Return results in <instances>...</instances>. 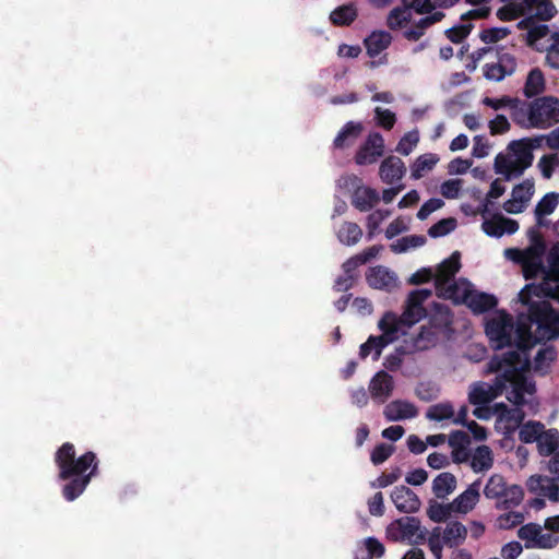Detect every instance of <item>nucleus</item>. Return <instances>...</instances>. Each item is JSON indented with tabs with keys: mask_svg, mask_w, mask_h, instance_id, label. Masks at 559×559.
I'll list each match as a JSON object with an SVG mask.
<instances>
[{
	"mask_svg": "<svg viewBox=\"0 0 559 559\" xmlns=\"http://www.w3.org/2000/svg\"><path fill=\"white\" fill-rule=\"evenodd\" d=\"M58 479L68 480L62 487L63 498L71 502L79 498L98 475L99 461L93 451H86L76 457L73 443L64 442L55 453Z\"/></svg>",
	"mask_w": 559,
	"mask_h": 559,
	"instance_id": "nucleus-1",
	"label": "nucleus"
},
{
	"mask_svg": "<svg viewBox=\"0 0 559 559\" xmlns=\"http://www.w3.org/2000/svg\"><path fill=\"white\" fill-rule=\"evenodd\" d=\"M559 337V312L549 301L530 305L528 313H520L516 321L515 346L528 352L536 343Z\"/></svg>",
	"mask_w": 559,
	"mask_h": 559,
	"instance_id": "nucleus-2",
	"label": "nucleus"
},
{
	"mask_svg": "<svg viewBox=\"0 0 559 559\" xmlns=\"http://www.w3.org/2000/svg\"><path fill=\"white\" fill-rule=\"evenodd\" d=\"M532 362L527 352L511 349L507 353L493 355L487 364V372L499 373L504 390L508 385H514L523 394H534L536 385L534 381L525 377V372L530 371Z\"/></svg>",
	"mask_w": 559,
	"mask_h": 559,
	"instance_id": "nucleus-3",
	"label": "nucleus"
},
{
	"mask_svg": "<svg viewBox=\"0 0 559 559\" xmlns=\"http://www.w3.org/2000/svg\"><path fill=\"white\" fill-rule=\"evenodd\" d=\"M542 141V138H523L511 141L508 145L510 155L499 153L495 157V173L502 175L508 181L512 177L522 176L532 166L534 160L533 150L539 147Z\"/></svg>",
	"mask_w": 559,
	"mask_h": 559,
	"instance_id": "nucleus-4",
	"label": "nucleus"
},
{
	"mask_svg": "<svg viewBox=\"0 0 559 559\" xmlns=\"http://www.w3.org/2000/svg\"><path fill=\"white\" fill-rule=\"evenodd\" d=\"M427 533V530L421 526L419 519L415 516H403L394 520L385 531L388 539L405 542L409 545L424 544Z\"/></svg>",
	"mask_w": 559,
	"mask_h": 559,
	"instance_id": "nucleus-5",
	"label": "nucleus"
},
{
	"mask_svg": "<svg viewBox=\"0 0 559 559\" xmlns=\"http://www.w3.org/2000/svg\"><path fill=\"white\" fill-rule=\"evenodd\" d=\"M513 318L506 311H499L487 320L485 333L495 349H502L512 345V334L515 333Z\"/></svg>",
	"mask_w": 559,
	"mask_h": 559,
	"instance_id": "nucleus-6",
	"label": "nucleus"
},
{
	"mask_svg": "<svg viewBox=\"0 0 559 559\" xmlns=\"http://www.w3.org/2000/svg\"><path fill=\"white\" fill-rule=\"evenodd\" d=\"M448 296L454 300L465 304L474 313L480 314L493 309L498 299L490 294L476 292L465 287L462 292L457 284L453 283L448 288Z\"/></svg>",
	"mask_w": 559,
	"mask_h": 559,
	"instance_id": "nucleus-7",
	"label": "nucleus"
},
{
	"mask_svg": "<svg viewBox=\"0 0 559 559\" xmlns=\"http://www.w3.org/2000/svg\"><path fill=\"white\" fill-rule=\"evenodd\" d=\"M533 296L549 297L559 302V271L552 269L538 285L527 284L519 293V300L530 308V305L534 302L532 301Z\"/></svg>",
	"mask_w": 559,
	"mask_h": 559,
	"instance_id": "nucleus-8",
	"label": "nucleus"
},
{
	"mask_svg": "<svg viewBox=\"0 0 559 559\" xmlns=\"http://www.w3.org/2000/svg\"><path fill=\"white\" fill-rule=\"evenodd\" d=\"M432 295L430 289L412 290L407 297L401 321L405 326H412L426 317L427 311L424 302Z\"/></svg>",
	"mask_w": 559,
	"mask_h": 559,
	"instance_id": "nucleus-9",
	"label": "nucleus"
},
{
	"mask_svg": "<svg viewBox=\"0 0 559 559\" xmlns=\"http://www.w3.org/2000/svg\"><path fill=\"white\" fill-rule=\"evenodd\" d=\"M504 391V383L498 373L492 384L486 382H476L472 385L468 393V402L472 405L483 406L489 404Z\"/></svg>",
	"mask_w": 559,
	"mask_h": 559,
	"instance_id": "nucleus-10",
	"label": "nucleus"
},
{
	"mask_svg": "<svg viewBox=\"0 0 559 559\" xmlns=\"http://www.w3.org/2000/svg\"><path fill=\"white\" fill-rule=\"evenodd\" d=\"M559 117V100L555 97H542L528 107V119L532 124L557 120Z\"/></svg>",
	"mask_w": 559,
	"mask_h": 559,
	"instance_id": "nucleus-11",
	"label": "nucleus"
},
{
	"mask_svg": "<svg viewBox=\"0 0 559 559\" xmlns=\"http://www.w3.org/2000/svg\"><path fill=\"white\" fill-rule=\"evenodd\" d=\"M384 153V140L379 132L370 133L355 155L358 165L373 164Z\"/></svg>",
	"mask_w": 559,
	"mask_h": 559,
	"instance_id": "nucleus-12",
	"label": "nucleus"
},
{
	"mask_svg": "<svg viewBox=\"0 0 559 559\" xmlns=\"http://www.w3.org/2000/svg\"><path fill=\"white\" fill-rule=\"evenodd\" d=\"M545 475H533L528 478L526 486L530 492L539 497L548 498L551 501H559V480Z\"/></svg>",
	"mask_w": 559,
	"mask_h": 559,
	"instance_id": "nucleus-13",
	"label": "nucleus"
},
{
	"mask_svg": "<svg viewBox=\"0 0 559 559\" xmlns=\"http://www.w3.org/2000/svg\"><path fill=\"white\" fill-rule=\"evenodd\" d=\"M460 269L461 253L459 251H454L448 259L443 260L437 269V273L435 275L436 289H448L451 285L450 282L453 281Z\"/></svg>",
	"mask_w": 559,
	"mask_h": 559,
	"instance_id": "nucleus-14",
	"label": "nucleus"
},
{
	"mask_svg": "<svg viewBox=\"0 0 559 559\" xmlns=\"http://www.w3.org/2000/svg\"><path fill=\"white\" fill-rule=\"evenodd\" d=\"M366 281L376 289L391 292L397 287L396 274L383 265L370 267L366 274Z\"/></svg>",
	"mask_w": 559,
	"mask_h": 559,
	"instance_id": "nucleus-15",
	"label": "nucleus"
},
{
	"mask_svg": "<svg viewBox=\"0 0 559 559\" xmlns=\"http://www.w3.org/2000/svg\"><path fill=\"white\" fill-rule=\"evenodd\" d=\"M391 499L396 509L403 513H415L421 506L418 496L404 485L394 488L391 493Z\"/></svg>",
	"mask_w": 559,
	"mask_h": 559,
	"instance_id": "nucleus-16",
	"label": "nucleus"
},
{
	"mask_svg": "<svg viewBox=\"0 0 559 559\" xmlns=\"http://www.w3.org/2000/svg\"><path fill=\"white\" fill-rule=\"evenodd\" d=\"M393 390V377L384 370L378 371L370 380V395L379 403H384L392 395Z\"/></svg>",
	"mask_w": 559,
	"mask_h": 559,
	"instance_id": "nucleus-17",
	"label": "nucleus"
},
{
	"mask_svg": "<svg viewBox=\"0 0 559 559\" xmlns=\"http://www.w3.org/2000/svg\"><path fill=\"white\" fill-rule=\"evenodd\" d=\"M483 230L491 237H501L504 234L512 235L518 231L519 223L512 218L504 217L497 213L491 218L483 222Z\"/></svg>",
	"mask_w": 559,
	"mask_h": 559,
	"instance_id": "nucleus-18",
	"label": "nucleus"
},
{
	"mask_svg": "<svg viewBox=\"0 0 559 559\" xmlns=\"http://www.w3.org/2000/svg\"><path fill=\"white\" fill-rule=\"evenodd\" d=\"M406 173L404 162L397 156L384 158L379 168V176L386 185H394L400 181Z\"/></svg>",
	"mask_w": 559,
	"mask_h": 559,
	"instance_id": "nucleus-19",
	"label": "nucleus"
},
{
	"mask_svg": "<svg viewBox=\"0 0 559 559\" xmlns=\"http://www.w3.org/2000/svg\"><path fill=\"white\" fill-rule=\"evenodd\" d=\"M516 253L525 259L521 265L523 269V275L526 280L535 278L540 273H545L547 275L543 264V255L545 253H540L536 248H526L524 249V252ZM550 271H548V273Z\"/></svg>",
	"mask_w": 559,
	"mask_h": 559,
	"instance_id": "nucleus-20",
	"label": "nucleus"
},
{
	"mask_svg": "<svg viewBox=\"0 0 559 559\" xmlns=\"http://www.w3.org/2000/svg\"><path fill=\"white\" fill-rule=\"evenodd\" d=\"M383 414L388 420L397 421L416 417L418 411L414 404L396 400L385 406Z\"/></svg>",
	"mask_w": 559,
	"mask_h": 559,
	"instance_id": "nucleus-21",
	"label": "nucleus"
},
{
	"mask_svg": "<svg viewBox=\"0 0 559 559\" xmlns=\"http://www.w3.org/2000/svg\"><path fill=\"white\" fill-rule=\"evenodd\" d=\"M480 480L471 484L465 491L459 495L451 503L454 512L467 513L479 500Z\"/></svg>",
	"mask_w": 559,
	"mask_h": 559,
	"instance_id": "nucleus-22",
	"label": "nucleus"
},
{
	"mask_svg": "<svg viewBox=\"0 0 559 559\" xmlns=\"http://www.w3.org/2000/svg\"><path fill=\"white\" fill-rule=\"evenodd\" d=\"M380 201L376 189L364 187L352 194V205L360 212H368Z\"/></svg>",
	"mask_w": 559,
	"mask_h": 559,
	"instance_id": "nucleus-23",
	"label": "nucleus"
},
{
	"mask_svg": "<svg viewBox=\"0 0 559 559\" xmlns=\"http://www.w3.org/2000/svg\"><path fill=\"white\" fill-rule=\"evenodd\" d=\"M392 43V36L386 31H373L365 40L369 57L374 58L385 50Z\"/></svg>",
	"mask_w": 559,
	"mask_h": 559,
	"instance_id": "nucleus-24",
	"label": "nucleus"
},
{
	"mask_svg": "<svg viewBox=\"0 0 559 559\" xmlns=\"http://www.w3.org/2000/svg\"><path fill=\"white\" fill-rule=\"evenodd\" d=\"M536 443L539 454L551 459L559 451V431L555 428L544 429Z\"/></svg>",
	"mask_w": 559,
	"mask_h": 559,
	"instance_id": "nucleus-25",
	"label": "nucleus"
},
{
	"mask_svg": "<svg viewBox=\"0 0 559 559\" xmlns=\"http://www.w3.org/2000/svg\"><path fill=\"white\" fill-rule=\"evenodd\" d=\"M471 457V467L475 473L486 472L493 465V454L488 445H478Z\"/></svg>",
	"mask_w": 559,
	"mask_h": 559,
	"instance_id": "nucleus-26",
	"label": "nucleus"
},
{
	"mask_svg": "<svg viewBox=\"0 0 559 559\" xmlns=\"http://www.w3.org/2000/svg\"><path fill=\"white\" fill-rule=\"evenodd\" d=\"M524 498L523 488L519 485L507 486L503 495L496 502L498 510H511L521 504Z\"/></svg>",
	"mask_w": 559,
	"mask_h": 559,
	"instance_id": "nucleus-27",
	"label": "nucleus"
},
{
	"mask_svg": "<svg viewBox=\"0 0 559 559\" xmlns=\"http://www.w3.org/2000/svg\"><path fill=\"white\" fill-rule=\"evenodd\" d=\"M558 203L559 193L557 192H549L539 200L534 211L537 219V225L539 227L547 226L546 222L544 221V216L550 215L556 210Z\"/></svg>",
	"mask_w": 559,
	"mask_h": 559,
	"instance_id": "nucleus-28",
	"label": "nucleus"
},
{
	"mask_svg": "<svg viewBox=\"0 0 559 559\" xmlns=\"http://www.w3.org/2000/svg\"><path fill=\"white\" fill-rule=\"evenodd\" d=\"M361 131L362 124L360 122L348 121L334 139V146L336 148L349 146L350 143L360 135Z\"/></svg>",
	"mask_w": 559,
	"mask_h": 559,
	"instance_id": "nucleus-29",
	"label": "nucleus"
},
{
	"mask_svg": "<svg viewBox=\"0 0 559 559\" xmlns=\"http://www.w3.org/2000/svg\"><path fill=\"white\" fill-rule=\"evenodd\" d=\"M466 535V527L461 522L453 521L447 524L442 540L449 547H456L465 540Z\"/></svg>",
	"mask_w": 559,
	"mask_h": 559,
	"instance_id": "nucleus-30",
	"label": "nucleus"
},
{
	"mask_svg": "<svg viewBox=\"0 0 559 559\" xmlns=\"http://www.w3.org/2000/svg\"><path fill=\"white\" fill-rule=\"evenodd\" d=\"M556 358L557 352L554 346L542 347L534 358V372L540 376L547 374L550 370L551 362L555 361Z\"/></svg>",
	"mask_w": 559,
	"mask_h": 559,
	"instance_id": "nucleus-31",
	"label": "nucleus"
},
{
	"mask_svg": "<svg viewBox=\"0 0 559 559\" xmlns=\"http://www.w3.org/2000/svg\"><path fill=\"white\" fill-rule=\"evenodd\" d=\"M456 488V478L452 473L444 472L439 474L432 483V491L437 498L443 499L452 493Z\"/></svg>",
	"mask_w": 559,
	"mask_h": 559,
	"instance_id": "nucleus-32",
	"label": "nucleus"
},
{
	"mask_svg": "<svg viewBox=\"0 0 559 559\" xmlns=\"http://www.w3.org/2000/svg\"><path fill=\"white\" fill-rule=\"evenodd\" d=\"M400 325H404L401 321V316L396 317L392 312H386L378 323L379 329L382 331V336L390 340V344L397 338Z\"/></svg>",
	"mask_w": 559,
	"mask_h": 559,
	"instance_id": "nucleus-33",
	"label": "nucleus"
},
{
	"mask_svg": "<svg viewBox=\"0 0 559 559\" xmlns=\"http://www.w3.org/2000/svg\"><path fill=\"white\" fill-rule=\"evenodd\" d=\"M357 15L356 7L349 3L334 9L330 14V20L336 26H348L356 20Z\"/></svg>",
	"mask_w": 559,
	"mask_h": 559,
	"instance_id": "nucleus-34",
	"label": "nucleus"
},
{
	"mask_svg": "<svg viewBox=\"0 0 559 559\" xmlns=\"http://www.w3.org/2000/svg\"><path fill=\"white\" fill-rule=\"evenodd\" d=\"M390 344V340H385L382 335H370L368 340L361 344L359 356L365 359L371 352H373V360H378L381 356L382 349Z\"/></svg>",
	"mask_w": 559,
	"mask_h": 559,
	"instance_id": "nucleus-35",
	"label": "nucleus"
},
{
	"mask_svg": "<svg viewBox=\"0 0 559 559\" xmlns=\"http://www.w3.org/2000/svg\"><path fill=\"white\" fill-rule=\"evenodd\" d=\"M362 237V229L357 223L344 222L337 231L340 242L346 246L356 245Z\"/></svg>",
	"mask_w": 559,
	"mask_h": 559,
	"instance_id": "nucleus-36",
	"label": "nucleus"
},
{
	"mask_svg": "<svg viewBox=\"0 0 559 559\" xmlns=\"http://www.w3.org/2000/svg\"><path fill=\"white\" fill-rule=\"evenodd\" d=\"M545 90V78L543 72L538 68H534L528 72L525 86L524 94L526 97L531 98L539 95Z\"/></svg>",
	"mask_w": 559,
	"mask_h": 559,
	"instance_id": "nucleus-37",
	"label": "nucleus"
},
{
	"mask_svg": "<svg viewBox=\"0 0 559 559\" xmlns=\"http://www.w3.org/2000/svg\"><path fill=\"white\" fill-rule=\"evenodd\" d=\"M439 162V157L433 153H427L418 156L411 167V176L414 179H420L424 173L431 170Z\"/></svg>",
	"mask_w": 559,
	"mask_h": 559,
	"instance_id": "nucleus-38",
	"label": "nucleus"
},
{
	"mask_svg": "<svg viewBox=\"0 0 559 559\" xmlns=\"http://www.w3.org/2000/svg\"><path fill=\"white\" fill-rule=\"evenodd\" d=\"M412 12L406 4L395 7L392 9L386 19V25L392 31L402 28L405 24L411 22Z\"/></svg>",
	"mask_w": 559,
	"mask_h": 559,
	"instance_id": "nucleus-39",
	"label": "nucleus"
},
{
	"mask_svg": "<svg viewBox=\"0 0 559 559\" xmlns=\"http://www.w3.org/2000/svg\"><path fill=\"white\" fill-rule=\"evenodd\" d=\"M545 426L539 421H527L520 427L519 439L524 443L537 442Z\"/></svg>",
	"mask_w": 559,
	"mask_h": 559,
	"instance_id": "nucleus-40",
	"label": "nucleus"
},
{
	"mask_svg": "<svg viewBox=\"0 0 559 559\" xmlns=\"http://www.w3.org/2000/svg\"><path fill=\"white\" fill-rule=\"evenodd\" d=\"M426 417L435 421L451 419L454 417V408L449 402L433 404L427 409Z\"/></svg>",
	"mask_w": 559,
	"mask_h": 559,
	"instance_id": "nucleus-41",
	"label": "nucleus"
},
{
	"mask_svg": "<svg viewBox=\"0 0 559 559\" xmlns=\"http://www.w3.org/2000/svg\"><path fill=\"white\" fill-rule=\"evenodd\" d=\"M438 336L432 328L421 326L419 333L414 338V346L418 350H426L437 343Z\"/></svg>",
	"mask_w": 559,
	"mask_h": 559,
	"instance_id": "nucleus-42",
	"label": "nucleus"
},
{
	"mask_svg": "<svg viewBox=\"0 0 559 559\" xmlns=\"http://www.w3.org/2000/svg\"><path fill=\"white\" fill-rule=\"evenodd\" d=\"M507 486L504 478L501 475L495 474L488 479L484 493L488 499H497L498 501Z\"/></svg>",
	"mask_w": 559,
	"mask_h": 559,
	"instance_id": "nucleus-43",
	"label": "nucleus"
},
{
	"mask_svg": "<svg viewBox=\"0 0 559 559\" xmlns=\"http://www.w3.org/2000/svg\"><path fill=\"white\" fill-rule=\"evenodd\" d=\"M454 511L452 503L441 504L438 502H431L428 510V518L436 523L445 522L451 513Z\"/></svg>",
	"mask_w": 559,
	"mask_h": 559,
	"instance_id": "nucleus-44",
	"label": "nucleus"
},
{
	"mask_svg": "<svg viewBox=\"0 0 559 559\" xmlns=\"http://www.w3.org/2000/svg\"><path fill=\"white\" fill-rule=\"evenodd\" d=\"M435 314L430 317L431 328L443 329L452 323L451 313L447 306L435 304Z\"/></svg>",
	"mask_w": 559,
	"mask_h": 559,
	"instance_id": "nucleus-45",
	"label": "nucleus"
},
{
	"mask_svg": "<svg viewBox=\"0 0 559 559\" xmlns=\"http://www.w3.org/2000/svg\"><path fill=\"white\" fill-rule=\"evenodd\" d=\"M524 521V515L521 512L509 511L500 514L496 520V525L500 530H511Z\"/></svg>",
	"mask_w": 559,
	"mask_h": 559,
	"instance_id": "nucleus-46",
	"label": "nucleus"
},
{
	"mask_svg": "<svg viewBox=\"0 0 559 559\" xmlns=\"http://www.w3.org/2000/svg\"><path fill=\"white\" fill-rule=\"evenodd\" d=\"M456 227V219L453 217L442 218L428 229V235L438 238L450 234Z\"/></svg>",
	"mask_w": 559,
	"mask_h": 559,
	"instance_id": "nucleus-47",
	"label": "nucleus"
},
{
	"mask_svg": "<svg viewBox=\"0 0 559 559\" xmlns=\"http://www.w3.org/2000/svg\"><path fill=\"white\" fill-rule=\"evenodd\" d=\"M391 215L389 210H376L367 217L368 239H372L380 224Z\"/></svg>",
	"mask_w": 559,
	"mask_h": 559,
	"instance_id": "nucleus-48",
	"label": "nucleus"
},
{
	"mask_svg": "<svg viewBox=\"0 0 559 559\" xmlns=\"http://www.w3.org/2000/svg\"><path fill=\"white\" fill-rule=\"evenodd\" d=\"M473 28L472 23L455 25L445 31V36L453 44H460L468 37Z\"/></svg>",
	"mask_w": 559,
	"mask_h": 559,
	"instance_id": "nucleus-49",
	"label": "nucleus"
},
{
	"mask_svg": "<svg viewBox=\"0 0 559 559\" xmlns=\"http://www.w3.org/2000/svg\"><path fill=\"white\" fill-rule=\"evenodd\" d=\"M534 193L533 181L526 179L523 182L515 185L512 190V197L523 203L524 205L531 200Z\"/></svg>",
	"mask_w": 559,
	"mask_h": 559,
	"instance_id": "nucleus-50",
	"label": "nucleus"
},
{
	"mask_svg": "<svg viewBox=\"0 0 559 559\" xmlns=\"http://www.w3.org/2000/svg\"><path fill=\"white\" fill-rule=\"evenodd\" d=\"M418 141L419 136L416 131L407 132L399 141L395 151L404 156H407L412 153Z\"/></svg>",
	"mask_w": 559,
	"mask_h": 559,
	"instance_id": "nucleus-51",
	"label": "nucleus"
},
{
	"mask_svg": "<svg viewBox=\"0 0 559 559\" xmlns=\"http://www.w3.org/2000/svg\"><path fill=\"white\" fill-rule=\"evenodd\" d=\"M497 407L502 409L501 416L512 424L513 428L519 427L525 417V413L521 407L509 408L504 404H497Z\"/></svg>",
	"mask_w": 559,
	"mask_h": 559,
	"instance_id": "nucleus-52",
	"label": "nucleus"
},
{
	"mask_svg": "<svg viewBox=\"0 0 559 559\" xmlns=\"http://www.w3.org/2000/svg\"><path fill=\"white\" fill-rule=\"evenodd\" d=\"M407 352L404 347H396L393 353L389 354L383 361V366L389 371H397L404 360L405 355Z\"/></svg>",
	"mask_w": 559,
	"mask_h": 559,
	"instance_id": "nucleus-53",
	"label": "nucleus"
},
{
	"mask_svg": "<svg viewBox=\"0 0 559 559\" xmlns=\"http://www.w3.org/2000/svg\"><path fill=\"white\" fill-rule=\"evenodd\" d=\"M510 34L507 27H491L485 28L480 32L479 38L485 44H495Z\"/></svg>",
	"mask_w": 559,
	"mask_h": 559,
	"instance_id": "nucleus-54",
	"label": "nucleus"
},
{
	"mask_svg": "<svg viewBox=\"0 0 559 559\" xmlns=\"http://www.w3.org/2000/svg\"><path fill=\"white\" fill-rule=\"evenodd\" d=\"M540 528V525L536 523H527L519 528L518 536L520 539L525 540V544H536Z\"/></svg>",
	"mask_w": 559,
	"mask_h": 559,
	"instance_id": "nucleus-55",
	"label": "nucleus"
},
{
	"mask_svg": "<svg viewBox=\"0 0 559 559\" xmlns=\"http://www.w3.org/2000/svg\"><path fill=\"white\" fill-rule=\"evenodd\" d=\"M394 452V447L386 443L376 445L371 452L370 460L374 465L385 462Z\"/></svg>",
	"mask_w": 559,
	"mask_h": 559,
	"instance_id": "nucleus-56",
	"label": "nucleus"
},
{
	"mask_svg": "<svg viewBox=\"0 0 559 559\" xmlns=\"http://www.w3.org/2000/svg\"><path fill=\"white\" fill-rule=\"evenodd\" d=\"M377 123L384 128L385 130H391L396 121L395 114L390 109H382L381 107H377L374 109Z\"/></svg>",
	"mask_w": 559,
	"mask_h": 559,
	"instance_id": "nucleus-57",
	"label": "nucleus"
},
{
	"mask_svg": "<svg viewBox=\"0 0 559 559\" xmlns=\"http://www.w3.org/2000/svg\"><path fill=\"white\" fill-rule=\"evenodd\" d=\"M402 472L400 467H395L390 473H382L373 483L372 487L385 488L400 479Z\"/></svg>",
	"mask_w": 559,
	"mask_h": 559,
	"instance_id": "nucleus-58",
	"label": "nucleus"
},
{
	"mask_svg": "<svg viewBox=\"0 0 559 559\" xmlns=\"http://www.w3.org/2000/svg\"><path fill=\"white\" fill-rule=\"evenodd\" d=\"M559 542V538L550 533H543L540 531L536 544H525L526 548H543L550 549L554 548Z\"/></svg>",
	"mask_w": 559,
	"mask_h": 559,
	"instance_id": "nucleus-59",
	"label": "nucleus"
},
{
	"mask_svg": "<svg viewBox=\"0 0 559 559\" xmlns=\"http://www.w3.org/2000/svg\"><path fill=\"white\" fill-rule=\"evenodd\" d=\"M444 205V202L438 198H431L426 201L417 212V217L420 221L426 219L432 212L441 209Z\"/></svg>",
	"mask_w": 559,
	"mask_h": 559,
	"instance_id": "nucleus-60",
	"label": "nucleus"
},
{
	"mask_svg": "<svg viewBox=\"0 0 559 559\" xmlns=\"http://www.w3.org/2000/svg\"><path fill=\"white\" fill-rule=\"evenodd\" d=\"M484 76L489 81L500 82L506 76H508L507 72L503 71L502 67L499 62L496 63H487L484 67Z\"/></svg>",
	"mask_w": 559,
	"mask_h": 559,
	"instance_id": "nucleus-61",
	"label": "nucleus"
},
{
	"mask_svg": "<svg viewBox=\"0 0 559 559\" xmlns=\"http://www.w3.org/2000/svg\"><path fill=\"white\" fill-rule=\"evenodd\" d=\"M366 549L368 551L366 559L380 558L384 555V546L374 537H368L365 540Z\"/></svg>",
	"mask_w": 559,
	"mask_h": 559,
	"instance_id": "nucleus-62",
	"label": "nucleus"
},
{
	"mask_svg": "<svg viewBox=\"0 0 559 559\" xmlns=\"http://www.w3.org/2000/svg\"><path fill=\"white\" fill-rule=\"evenodd\" d=\"M510 128V122L504 115H497L496 118L489 122V129L492 135L503 134L508 132Z\"/></svg>",
	"mask_w": 559,
	"mask_h": 559,
	"instance_id": "nucleus-63",
	"label": "nucleus"
},
{
	"mask_svg": "<svg viewBox=\"0 0 559 559\" xmlns=\"http://www.w3.org/2000/svg\"><path fill=\"white\" fill-rule=\"evenodd\" d=\"M521 14V8L514 4H506L497 11V17L501 21H513L520 17Z\"/></svg>",
	"mask_w": 559,
	"mask_h": 559,
	"instance_id": "nucleus-64",
	"label": "nucleus"
}]
</instances>
